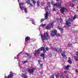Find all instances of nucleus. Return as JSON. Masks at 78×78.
<instances>
[{
    "instance_id": "obj_1",
    "label": "nucleus",
    "mask_w": 78,
    "mask_h": 78,
    "mask_svg": "<svg viewBox=\"0 0 78 78\" xmlns=\"http://www.w3.org/2000/svg\"><path fill=\"white\" fill-rule=\"evenodd\" d=\"M49 36L47 32L44 34L43 36L42 34L41 35V37L43 42H45V40L48 41V39L47 38L48 37V38H49Z\"/></svg>"
},
{
    "instance_id": "obj_2",
    "label": "nucleus",
    "mask_w": 78,
    "mask_h": 78,
    "mask_svg": "<svg viewBox=\"0 0 78 78\" xmlns=\"http://www.w3.org/2000/svg\"><path fill=\"white\" fill-rule=\"evenodd\" d=\"M42 51L44 53H46V51L44 48V47H41L39 49H38L37 51H35V52H34L33 54L34 56H36V55H37V54L39 53V51Z\"/></svg>"
},
{
    "instance_id": "obj_3",
    "label": "nucleus",
    "mask_w": 78,
    "mask_h": 78,
    "mask_svg": "<svg viewBox=\"0 0 78 78\" xmlns=\"http://www.w3.org/2000/svg\"><path fill=\"white\" fill-rule=\"evenodd\" d=\"M51 33V36L53 37V36H55L56 35L57 36H59L60 35L59 34H57V30L56 29H55L53 30V32Z\"/></svg>"
},
{
    "instance_id": "obj_4",
    "label": "nucleus",
    "mask_w": 78,
    "mask_h": 78,
    "mask_svg": "<svg viewBox=\"0 0 78 78\" xmlns=\"http://www.w3.org/2000/svg\"><path fill=\"white\" fill-rule=\"evenodd\" d=\"M62 4V2L61 1H60V2L58 3L53 4V5L54 6H56V8H58V9H60L61 7V4Z\"/></svg>"
},
{
    "instance_id": "obj_5",
    "label": "nucleus",
    "mask_w": 78,
    "mask_h": 78,
    "mask_svg": "<svg viewBox=\"0 0 78 78\" xmlns=\"http://www.w3.org/2000/svg\"><path fill=\"white\" fill-rule=\"evenodd\" d=\"M35 70H36V68H34L31 69H29L27 70V71L30 74H33Z\"/></svg>"
},
{
    "instance_id": "obj_6",
    "label": "nucleus",
    "mask_w": 78,
    "mask_h": 78,
    "mask_svg": "<svg viewBox=\"0 0 78 78\" xmlns=\"http://www.w3.org/2000/svg\"><path fill=\"white\" fill-rule=\"evenodd\" d=\"M66 11H67V8L64 7H62L60 11L62 13V14H64V12H65Z\"/></svg>"
},
{
    "instance_id": "obj_7",
    "label": "nucleus",
    "mask_w": 78,
    "mask_h": 78,
    "mask_svg": "<svg viewBox=\"0 0 78 78\" xmlns=\"http://www.w3.org/2000/svg\"><path fill=\"white\" fill-rule=\"evenodd\" d=\"M76 55L77 56V57L75 56H73V58H74L75 60L76 61H78V52L77 51L76 52Z\"/></svg>"
},
{
    "instance_id": "obj_8",
    "label": "nucleus",
    "mask_w": 78,
    "mask_h": 78,
    "mask_svg": "<svg viewBox=\"0 0 78 78\" xmlns=\"http://www.w3.org/2000/svg\"><path fill=\"white\" fill-rule=\"evenodd\" d=\"M24 55H27L29 59H30V58H32V56H31V55H30V54H28L27 53H24Z\"/></svg>"
},
{
    "instance_id": "obj_9",
    "label": "nucleus",
    "mask_w": 78,
    "mask_h": 78,
    "mask_svg": "<svg viewBox=\"0 0 78 78\" xmlns=\"http://www.w3.org/2000/svg\"><path fill=\"white\" fill-rule=\"evenodd\" d=\"M58 30H59L61 31L62 34L63 33V32L64 31V29H62V28H60L59 26H58Z\"/></svg>"
},
{
    "instance_id": "obj_10",
    "label": "nucleus",
    "mask_w": 78,
    "mask_h": 78,
    "mask_svg": "<svg viewBox=\"0 0 78 78\" xmlns=\"http://www.w3.org/2000/svg\"><path fill=\"white\" fill-rule=\"evenodd\" d=\"M71 23L70 22H69L68 21H66V26H68V27H70V25H71Z\"/></svg>"
},
{
    "instance_id": "obj_11",
    "label": "nucleus",
    "mask_w": 78,
    "mask_h": 78,
    "mask_svg": "<svg viewBox=\"0 0 78 78\" xmlns=\"http://www.w3.org/2000/svg\"><path fill=\"white\" fill-rule=\"evenodd\" d=\"M25 41L26 42H28V41H30V38L28 36L27 37L25 38Z\"/></svg>"
},
{
    "instance_id": "obj_12",
    "label": "nucleus",
    "mask_w": 78,
    "mask_h": 78,
    "mask_svg": "<svg viewBox=\"0 0 78 78\" xmlns=\"http://www.w3.org/2000/svg\"><path fill=\"white\" fill-rule=\"evenodd\" d=\"M13 77V76L12 74H9L8 76H5L4 78H12Z\"/></svg>"
},
{
    "instance_id": "obj_13",
    "label": "nucleus",
    "mask_w": 78,
    "mask_h": 78,
    "mask_svg": "<svg viewBox=\"0 0 78 78\" xmlns=\"http://www.w3.org/2000/svg\"><path fill=\"white\" fill-rule=\"evenodd\" d=\"M55 23V22H51V23H50L49 25L51 27H53L54 26V24Z\"/></svg>"
},
{
    "instance_id": "obj_14",
    "label": "nucleus",
    "mask_w": 78,
    "mask_h": 78,
    "mask_svg": "<svg viewBox=\"0 0 78 78\" xmlns=\"http://www.w3.org/2000/svg\"><path fill=\"white\" fill-rule=\"evenodd\" d=\"M48 16V11H47L45 14V15L44 16L45 19H47Z\"/></svg>"
},
{
    "instance_id": "obj_15",
    "label": "nucleus",
    "mask_w": 78,
    "mask_h": 78,
    "mask_svg": "<svg viewBox=\"0 0 78 78\" xmlns=\"http://www.w3.org/2000/svg\"><path fill=\"white\" fill-rule=\"evenodd\" d=\"M61 55L63 58H65L66 56V55H65V51H63L61 53Z\"/></svg>"
},
{
    "instance_id": "obj_16",
    "label": "nucleus",
    "mask_w": 78,
    "mask_h": 78,
    "mask_svg": "<svg viewBox=\"0 0 78 78\" xmlns=\"http://www.w3.org/2000/svg\"><path fill=\"white\" fill-rule=\"evenodd\" d=\"M51 27L48 24L46 26V29L47 30H50L51 29Z\"/></svg>"
},
{
    "instance_id": "obj_17",
    "label": "nucleus",
    "mask_w": 78,
    "mask_h": 78,
    "mask_svg": "<svg viewBox=\"0 0 78 78\" xmlns=\"http://www.w3.org/2000/svg\"><path fill=\"white\" fill-rule=\"evenodd\" d=\"M57 51L58 52V53H61V51H62V49L61 48H58Z\"/></svg>"
},
{
    "instance_id": "obj_18",
    "label": "nucleus",
    "mask_w": 78,
    "mask_h": 78,
    "mask_svg": "<svg viewBox=\"0 0 78 78\" xmlns=\"http://www.w3.org/2000/svg\"><path fill=\"white\" fill-rule=\"evenodd\" d=\"M40 56L41 57H43V59L45 58V54H42L40 55Z\"/></svg>"
},
{
    "instance_id": "obj_19",
    "label": "nucleus",
    "mask_w": 78,
    "mask_h": 78,
    "mask_svg": "<svg viewBox=\"0 0 78 78\" xmlns=\"http://www.w3.org/2000/svg\"><path fill=\"white\" fill-rule=\"evenodd\" d=\"M25 1L26 3L28 5L30 4V0H25Z\"/></svg>"
},
{
    "instance_id": "obj_20",
    "label": "nucleus",
    "mask_w": 78,
    "mask_h": 78,
    "mask_svg": "<svg viewBox=\"0 0 78 78\" xmlns=\"http://www.w3.org/2000/svg\"><path fill=\"white\" fill-rule=\"evenodd\" d=\"M69 20L71 21V22H72L73 20V17H71L70 18H68Z\"/></svg>"
},
{
    "instance_id": "obj_21",
    "label": "nucleus",
    "mask_w": 78,
    "mask_h": 78,
    "mask_svg": "<svg viewBox=\"0 0 78 78\" xmlns=\"http://www.w3.org/2000/svg\"><path fill=\"white\" fill-rule=\"evenodd\" d=\"M45 10H48V11H49V13L50 12V10L48 9V6H46L45 8Z\"/></svg>"
},
{
    "instance_id": "obj_22",
    "label": "nucleus",
    "mask_w": 78,
    "mask_h": 78,
    "mask_svg": "<svg viewBox=\"0 0 78 78\" xmlns=\"http://www.w3.org/2000/svg\"><path fill=\"white\" fill-rule=\"evenodd\" d=\"M70 67V65H68L66 66V67L65 69H67L69 70V69Z\"/></svg>"
},
{
    "instance_id": "obj_23",
    "label": "nucleus",
    "mask_w": 78,
    "mask_h": 78,
    "mask_svg": "<svg viewBox=\"0 0 78 78\" xmlns=\"http://www.w3.org/2000/svg\"><path fill=\"white\" fill-rule=\"evenodd\" d=\"M68 62L69 64H70L72 63V60H68Z\"/></svg>"
},
{
    "instance_id": "obj_24",
    "label": "nucleus",
    "mask_w": 78,
    "mask_h": 78,
    "mask_svg": "<svg viewBox=\"0 0 78 78\" xmlns=\"http://www.w3.org/2000/svg\"><path fill=\"white\" fill-rule=\"evenodd\" d=\"M37 6H39V4H40V2L39 1H37Z\"/></svg>"
},
{
    "instance_id": "obj_25",
    "label": "nucleus",
    "mask_w": 78,
    "mask_h": 78,
    "mask_svg": "<svg viewBox=\"0 0 78 78\" xmlns=\"http://www.w3.org/2000/svg\"><path fill=\"white\" fill-rule=\"evenodd\" d=\"M45 19H45V17H44V19H41L40 20L41 22H43V21H44V20H45Z\"/></svg>"
},
{
    "instance_id": "obj_26",
    "label": "nucleus",
    "mask_w": 78,
    "mask_h": 78,
    "mask_svg": "<svg viewBox=\"0 0 78 78\" xmlns=\"http://www.w3.org/2000/svg\"><path fill=\"white\" fill-rule=\"evenodd\" d=\"M20 7L21 10H24V8H24V6H20Z\"/></svg>"
},
{
    "instance_id": "obj_27",
    "label": "nucleus",
    "mask_w": 78,
    "mask_h": 78,
    "mask_svg": "<svg viewBox=\"0 0 78 78\" xmlns=\"http://www.w3.org/2000/svg\"><path fill=\"white\" fill-rule=\"evenodd\" d=\"M47 6H48V7H50V2H48L47 4Z\"/></svg>"
},
{
    "instance_id": "obj_28",
    "label": "nucleus",
    "mask_w": 78,
    "mask_h": 78,
    "mask_svg": "<svg viewBox=\"0 0 78 78\" xmlns=\"http://www.w3.org/2000/svg\"><path fill=\"white\" fill-rule=\"evenodd\" d=\"M24 10L25 13H27V12H28V10H27V8H24Z\"/></svg>"
},
{
    "instance_id": "obj_29",
    "label": "nucleus",
    "mask_w": 78,
    "mask_h": 78,
    "mask_svg": "<svg viewBox=\"0 0 78 78\" xmlns=\"http://www.w3.org/2000/svg\"><path fill=\"white\" fill-rule=\"evenodd\" d=\"M40 69H42V67H43V64H40Z\"/></svg>"
},
{
    "instance_id": "obj_30",
    "label": "nucleus",
    "mask_w": 78,
    "mask_h": 78,
    "mask_svg": "<svg viewBox=\"0 0 78 78\" xmlns=\"http://www.w3.org/2000/svg\"><path fill=\"white\" fill-rule=\"evenodd\" d=\"M63 75H64L63 74H61V76H60V78H64V77L63 76Z\"/></svg>"
},
{
    "instance_id": "obj_31",
    "label": "nucleus",
    "mask_w": 78,
    "mask_h": 78,
    "mask_svg": "<svg viewBox=\"0 0 78 78\" xmlns=\"http://www.w3.org/2000/svg\"><path fill=\"white\" fill-rule=\"evenodd\" d=\"M53 50H54L55 51H58V48H53Z\"/></svg>"
},
{
    "instance_id": "obj_32",
    "label": "nucleus",
    "mask_w": 78,
    "mask_h": 78,
    "mask_svg": "<svg viewBox=\"0 0 78 78\" xmlns=\"http://www.w3.org/2000/svg\"><path fill=\"white\" fill-rule=\"evenodd\" d=\"M40 5H41V6H44V2H41Z\"/></svg>"
},
{
    "instance_id": "obj_33",
    "label": "nucleus",
    "mask_w": 78,
    "mask_h": 78,
    "mask_svg": "<svg viewBox=\"0 0 78 78\" xmlns=\"http://www.w3.org/2000/svg\"><path fill=\"white\" fill-rule=\"evenodd\" d=\"M59 75H60L59 73H58V74H56L55 75L57 77V78L59 77Z\"/></svg>"
},
{
    "instance_id": "obj_34",
    "label": "nucleus",
    "mask_w": 78,
    "mask_h": 78,
    "mask_svg": "<svg viewBox=\"0 0 78 78\" xmlns=\"http://www.w3.org/2000/svg\"><path fill=\"white\" fill-rule=\"evenodd\" d=\"M45 49H46V51H48V50H50V48H49L48 47H47Z\"/></svg>"
},
{
    "instance_id": "obj_35",
    "label": "nucleus",
    "mask_w": 78,
    "mask_h": 78,
    "mask_svg": "<svg viewBox=\"0 0 78 78\" xmlns=\"http://www.w3.org/2000/svg\"><path fill=\"white\" fill-rule=\"evenodd\" d=\"M33 4H34V5H35V4H36V1H35L34 0H32Z\"/></svg>"
},
{
    "instance_id": "obj_36",
    "label": "nucleus",
    "mask_w": 78,
    "mask_h": 78,
    "mask_svg": "<svg viewBox=\"0 0 78 78\" xmlns=\"http://www.w3.org/2000/svg\"><path fill=\"white\" fill-rule=\"evenodd\" d=\"M68 45L69 47H72V44L71 43H69L68 44Z\"/></svg>"
},
{
    "instance_id": "obj_37",
    "label": "nucleus",
    "mask_w": 78,
    "mask_h": 78,
    "mask_svg": "<svg viewBox=\"0 0 78 78\" xmlns=\"http://www.w3.org/2000/svg\"><path fill=\"white\" fill-rule=\"evenodd\" d=\"M37 61H38V63L39 64H40L41 62H42V61H41V60H38Z\"/></svg>"
},
{
    "instance_id": "obj_38",
    "label": "nucleus",
    "mask_w": 78,
    "mask_h": 78,
    "mask_svg": "<svg viewBox=\"0 0 78 78\" xmlns=\"http://www.w3.org/2000/svg\"><path fill=\"white\" fill-rule=\"evenodd\" d=\"M76 15H75L74 17H73V20H74V19H76Z\"/></svg>"
},
{
    "instance_id": "obj_39",
    "label": "nucleus",
    "mask_w": 78,
    "mask_h": 78,
    "mask_svg": "<svg viewBox=\"0 0 78 78\" xmlns=\"http://www.w3.org/2000/svg\"><path fill=\"white\" fill-rule=\"evenodd\" d=\"M51 78H55V77H54V74H53V73L52 74L51 76Z\"/></svg>"
},
{
    "instance_id": "obj_40",
    "label": "nucleus",
    "mask_w": 78,
    "mask_h": 78,
    "mask_svg": "<svg viewBox=\"0 0 78 78\" xmlns=\"http://www.w3.org/2000/svg\"><path fill=\"white\" fill-rule=\"evenodd\" d=\"M10 75H12V76H14V74L12 73V71L10 72Z\"/></svg>"
},
{
    "instance_id": "obj_41",
    "label": "nucleus",
    "mask_w": 78,
    "mask_h": 78,
    "mask_svg": "<svg viewBox=\"0 0 78 78\" xmlns=\"http://www.w3.org/2000/svg\"><path fill=\"white\" fill-rule=\"evenodd\" d=\"M70 6L71 7H72V8H73L74 7V5L73 4H71Z\"/></svg>"
},
{
    "instance_id": "obj_42",
    "label": "nucleus",
    "mask_w": 78,
    "mask_h": 78,
    "mask_svg": "<svg viewBox=\"0 0 78 78\" xmlns=\"http://www.w3.org/2000/svg\"><path fill=\"white\" fill-rule=\"evenodd\" d=\"M46 26V25H45V24H43L41 26V27H43V28H44V27H45Z\"/></svg>"
},
{
    "instance_id": "obj_43",
    "label": "nucleus",
    "mask_w": 78,
    "mask_h": 78,
    "mask_svg": "<svg viewBox=\"0 0 78 78\" xmlns=\"http://www.w3.org/2000/svg\"><path fill=\"white\" fill-rule=\"evenodd\" d=\"M32 23H33L34 25H35V23H34V20H32Z\"/></svg>"
},
{
    "instance_id": "obj_44",
    "label": "nucleus",
    "mask_w": 78,
    "mask_h": 78,
    "mask_svg": "<svg viewBox=\"0 0 78 78\" xmlns=\"http://www.w3.org/2000/svg\"><path fill=\"white\" fill-rule=\"evenodd\" d=\"M60 23H62L63 22L62 20V18H60Z\"/></svg>"
},
{
    "instance_id": "obj_45",
    "label": "nucleus",
    "mask_w": 78,
    "mask_h": 78,
    "mask_svg": "<svg viewBox=\"0 0 78 78\" xmlns=\"http://www.w3.org/2000/svg\"><path fill=\"white\" fill-rule=\"evenodd\" d=\"M27 62V60L25 61H24L23 62V64H25V63H26V62Z\"/></svg>"
},
{
    "instance_id": "obj_46",
    "label": "nucleus",
    "mask_w": 78,
    "mask_h": 78,
    "mask_svg": "<svg viewBox=\"0 0 78 78\" xmlns=\"http://www.w3.org/2000/svg\"><path fill=\"white\" fill-rule=\"evenodd\" d=\"M23 5H24V3H20V6H22Z\"/></svg>"
},
{
    "instance_id": "obj_47",
    "label": "nucleus",
    "mask_w": 78,
    "mask_h": 78,
    "mask_svg": "<svg viewBox=\"0 0 78 78\" xmlns=\"http://www.w3.org/2000/svg\"><path fill=\"white\" fill-rule=\"evenodd\" d=\"M29 5L30 6H33V4H32L30 3V2Z\"/></svg>"
},
{
    "instance_id": "obj_48",
    "label": "nucleus",
    "mask_w": 78,
    "mask_h": 78,
    "mask_svg": "<svg viewBox=\"0 0 78 78\" xmlns=\"http://www.w3.org/2000/svg\"><path fill=\"white\" fill-rule=\"evenodd\" d=\"M75 72L76 73H78V69H76L75 70Z\"/></svg>"
},
{
    "instance_id": "obj_49",
    "label": "nucleus",
    "mask_w": 78,
    "mask_h": 78,
    "mask_svg": "<svg viewBox=\"0 0 78 78\" xmlns=\"http://www.w3.org/2000/svg\"><path fill=\"white\" fill-rule=\"evenodd\" d=\"M53 11H56V8H53Z\"/></svg>"
},
{
    "instance_id": "obj_50",
    "label": "nucleus",
    "mask_w": 78,
    "mask_h": 78,
    "mask_svg": "<svg viewBox=\"0 0 78 78\" xmlns=\"http://www.w3.org/2000/svg\"><path fill=\"white\" fill-rule=\"evenodd\" d=\"M64 73H66L67 72V71H64Z\"/></svg>"
},
{
    "instance_id": "obj_51",
    "label": "nucleus",
    "mask_w": 78,
    "mask_h": 78,
    "mask_svg": "<svg viewBox=\"0 0 78 78\" xmlns=\"http://www.w3.org/2000/svg\"><path fill=\"white\" fill-rule=\"evenodd\" d=\"M75 1H76V0H72V2H75Z\"/></svg>"
},
{
    "instance_id": "obj_52",
    "label": "nucleus",
    "mask_w": 78,
    "mask_h": 78,
    "mask_svg": "<svg viewBox=\"0 0 78 78\" xmlns=\"http://www.w3.org/2000/svg\"><path fill=\"white\" fill-rule=\"evenodd\" d=\"M51 5H54V4H53V2H51Z\"/></svg>"
},
{
    "instance_id": "obj_53",
    "label": "nucleus",
    "mask_w": 78,
    "mask_h": 78,
    "mask_svg": "<svg viewBox=\"0 0 78 78\" xmlns=\"http://www.w3.org/2000/svg\"><path fill=\"white\" fill-rule=\"evenodd\" d=\"M56 2H59V1H60V0H56Z\"/></svg>"
},
{
    "instance_id": "obj_54",
    "label": "nucleus",
    "mask_w": 78,
    "mask_h": 78,
    "mask_svg": "<svg viewBox=\"0 0 78 78\" xmlns=\"http://www.w3.org/2000/svg\"><path fill=\"white\" fill-rule=\"evenodd\" d=\"M50 56H52V54H50Z\"/></svg>"
},
{
    "instance_id": "obj_55",
    "label": "nucleus",
    "mask_w": 78,
    "mask_h": 78,
    "mask_svg": "<svg viewBox=\"0 0 78 78\" xmlns=\"http://www.w3.org/2000/svg\"><path fill=\"white\" fill-rule=\"evenodd\" d=\"M66 78H69V77L68 76H67V75L66 76Z\"/></svg>"
},
{
    "instance_id": "obj_56",
    "label": "nucleus",
    "mask_w": 78,
    "mask_h": 78,
    "mask_svg": "<svg viewBox=\"0 0 78 78\" xmlns=\"http://www.w3.org/2000/svg\"><path fill=\"white\" fill-rule=\"evenodd\" d=\"M68 59H69V60H71L70 59H71L70 57H69V58H68Z\"/></svg>"
},
{
    "instance_id": "obj_57",
    "label": "nucleus",
    "mask_w": 78,
    "mask_h": 78,
    "mask_svg": "<svg viewBox=\"0 0 78 78\" xmlns=\"http://www.w3.org/2000/svg\"><path fill=\"white\" fill-rule=\"evenodd\" d=\"M57 21H58V18H57L56 19Z\"/></svg>"
},
{
    "instance_id": "obj_58",
    "label": "nucleus",
    "mask_w": 78,
    "mask_h": 78,
    "mask_svg": "<svg viewBox=\"0 0 78 78\" xmlns=\"http://www.w3.org/2000/svg\"><path fill=\"white\" fill-rule=\"evenodd\" d=\"M18 2H20L19 0H18Z\"/></svg>"
},
{
    "instance_id": "obj_59",
    "label": "nucleus",
    "mask_w": 78,
    "mask_h": 78,
    "mask_svg": "<svg viewBox=\"0 0 78 78\" xmlns=\"http://www.w3.org/2000/svg\"><path fill=\"white\" fill-rule=\"evenodd\" d=\"M41 74H42H42H43V73H41Z\"/></svg>"
},
{
    "instance_id": "obj_60",
    "label": "nucleus",
    "mask_w": 78,
    "mask_h": 78,
    "mask_svg": "<svg viewBox=\"0 0 78 78\" xmlns=\"http://www.w3.org/2000/svg\"><path fill=\"white\" fill-rule=\"evenodd\" d=\"M65 27H66V26H64V28H65Z\"/></svg>"
},
{
    "instance_id": "obj_61",
    "label": "nucleus",
    "mask_w": 78,
    "mask_h": 78,
    "mask_svg": "<svg viewBox=\"0 0 78 78\" xmlns=\"http://www.w3.org/2000/svg\"><path fill=\"white\" fill-rule=\"evenodd\" d=\"M51 21H50V22H51Z\"/></svg>"
},
{
    "instance_id": "obj_62",
    "label": "nucleus",
    "mask_w": 78,
    "mask_h": 78,
    "mask_svg": "<svg viewBox=\"0 0 78 78\" xmlns=\"http://www.w3.org/2000/svg\"><path fill=\"white\" fill-rule=\"evenodd\" d=\"M10 45H11V44H10Z\"/></svg>"
}]
</instances>
